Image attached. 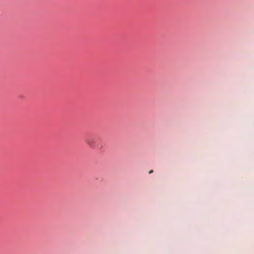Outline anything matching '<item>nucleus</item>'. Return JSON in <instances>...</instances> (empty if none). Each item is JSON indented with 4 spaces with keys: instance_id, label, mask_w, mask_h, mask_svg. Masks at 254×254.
<instances>
[{
    "instance_id": "obj_2",
    "label": "nucleus",
    "mask_w": 254,
    "mask_h": 254,
    "mask_svg": "<svg viewBox=\"0 0 254 254\" xmlns=\"http://www.w3.org/2000/svg\"><path fill=\"white\" fill-rule=\"evenodd\" d=\"M153 172V170H150L149 172V174H151Z\"/></svg>"
},
{
    "instance_id": "obj_1",
    "label": "nucleus",
    "mask_w": 254,
    "mask_h": 254,
    "mask_svg": "<svg viewBox=\"0 0 254 254\" xmlns=\"http://www.w3.org/2000/svg\"><path fill=\"white\" fill-rule=\"evenodd\" d=\"M85 142L88 146L92 148H94L96 146L97 139L93 136H88L86 138Z\"/></svg>"
}]
</instances>
